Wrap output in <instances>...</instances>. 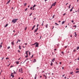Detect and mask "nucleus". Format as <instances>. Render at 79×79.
Segmentation results:
<instances>
[{
    "mask_svg": "<svg viewBox=\"0 0 79 79\" xmlns=\"http://www.w3.org/2000/svg\"><path fill=\"white\" fill-rule=\"evenodd\" d=\"M79 73V71H77L76 72V73Z\"/></svg>",
    "mask_w": 79,
    "mask_h": 79,
    "instance_id": "nucleus-26",
    "label": "nucleus"
},
{
    "mask_svg": "<svg viewBox=\"0 0 79 79\" xmlns=\"http://www.w3.org/2000/svg\"><path fill=\"white\" fill-rule=\"evenodd\" d=\"M32 12L29 15V16H31V15H32Z\"/></svg>",
    "mask_w": 79,
    "mask_h": 79,
    "instance_id": "nucleus-24",
    "label": "nucleus"
},
{
    "mask_svg": "<svg viewBox=\"0 0 79 79\" xmlns=\"http://www.w3.org/2000/svg\"><path fill=\"white\" fill-rule=\"evenodd\" d=\"M29 60V58H27V59L26 60Z\"/></svg>",
    "mask_w": 79,
    "mask_h": 79,
    "instance_id": "nucleus-58",
    "label": "nucleus"
},
{
    "mask_svg": "<svg viewBox=\"0 0 79 79\" xmlns=\"http://www.w3.org/2000/svg\"><path fill=\"white\" fill-rule=\"evenodd\" d=\"M36 44V43H35L34 44H33V45H35Z\"/></svg>",
    "mask_w": 79,
    "mask_h": 79,
    "instance_id": "nucleus-59",
    "label": "nucleus"
},
{
    "mask_svg": "<svg viewBox=\"0 0 79 79\" xmlns=\"http://www.w3.org/2000/svg\"><path fill=\"white\" fill-rule=\"evenodd\" d=\"M52 65H53V63L51 62V66H52Z\"/></svg>",
    "mask_w": 79,
    "mask_h": 79,
    "instance_id": "nucleus-19",
    "label": "nucleus"
},
{
    "mask_svg": "<svg viewBox=\"0 0 79 79\" xmlns=\"http://www.w3.org/2000/svg\"><path fill=\"white\" fill-rule=\"evenodd\" d=\"M18 51L19 52H19H20V51L18 50Z\"/></svg>",
    "mask_w": 79,
    "mask_h": 79,
    "instance_id": "nucleus-56",
    "label": "nucleus"
},
{
    "mask_svg": "<svg viewBox=\"0 0 79 79\" xmlns=\"http://www.w3.org/2000/svg\"><path fill=\"white\" fill-rule=\"evenodd\" d=\"M73 72H72L71 73H70V74H73Z\"/></svg>",
    "mask_w": 79,
    "mask_h": 79,
    "instance_id": "nucleus-35",
    "label": "nucleus"
},
{
    "mask_svg": "<svg viewBox=\"0 0 79 79\" xmlns=\"http://www.w3.org/2000/svg\"><path fill=\"white\" fill-rule=\"evenodd\" d=\"M48 24H46L45 25V27H46V28H48Z\"/></svg>",
    "mask_w": 79,
    "mask_h": 79,
    "instance_id": "nucleus-6",
    "label": "nucleus"
},
{
    "mask_svg": "<svg viewBox=\"0 0 79 79\" xmlns=\"http://www.w3.org/2000/svg\"><path fill=\"white\" fill-rule=\"evenodd\" d=\"M35 10V8H34L32 10Z\"/></svg>",
    "mask_w": 79,
    "mask_h": 79,
    "instance_id": "nucleus-62",
    "label": "nucleus"
},
{
    "mask_svg": "<svg viewBox=\"0 0 79 79\" xmlns=\"http://www.w3.org/2000/svg\"><path fill=\"white\" fill-rule=\"evenodd\" d=\"M36 74L35 75V77L34 79H36L37 78V76H36Z\"/></svg>",
    "mask_w": 79,
    "mask_h": 79,
    "instance_id": "nucleus-16",
    "label": "nucleus"
},
{
    "mask_svg": "<svg viewBox=\"0 0 79 79\" xmlns=\"http://www.w3.org/2000/svg\"><path fill=\"white\" fill-rule=\"evenodd\" d=\"M43 25H44V23H42V26H43Z\"/></svg>",
    "mask_w": 79,
    "mask_h": 79,
    "instance_id": "nucleus-48",
    "label": "nucleus"
},
{
    "mask_svg": "<svg viewBox=\"0 0 79 79\" xmlns=\"http://www.w3.org/2000/svg\"><path fill=\"white\" fill-rule=\"evenodd\" d=\"M20 71L23 72V68H21V69L20 70Z\"/></svg>",
    "mask_w": 79,
    "mask_h": 79,
    "instance_id": "nucleus-23",
    "label": "nucleus"
},
{
    "mask_svg": "<svg viewBox=\"0 0 79 79\" xmlns=\"http://www.w3.org/2000/svg\"><path fill=\"white\" fill-rule=\"evenodd\" d=\"M8 24H6V25L4 26V27H7V26H8Z\"/></svg>",
    "mask_w": 79,
    "mask_h": 79,
    "instance_id": "nucleus-14",
    "label": "nucleus"
},
{
    "mask_svg": "<svg viewBox=\"0 0 79 79\" xmlns=\"http://www.w3.org/2000/svg\"><path fill=\"white\" fill-rule=\"evenodd\" d=\"M39 27V24H38L37 25V27Z\"/></svg>",
    "mask_w": 79,
    "mask_h": 79,
    "instance_id": "nucleus-44",
    "label": "nucleus"
},
{
    "mask_svg": "<svg viewBox=\"0 0 79 79\" xmlns=\"http://www.w3.org/2000/svg\"><path fill=\"white\" fill-rule=\"evenodd\" d=\"M22 47L24 48H25V47L24 46H22Z\"/></svg>",
    "mask_w": 79,
    "mask_h": 79,
    "instance_id": "nucleus-63",
    "label": "nucleus"
},
{
    "mask_svg": "<svg viewBox=\"0 0 79 79\" xmlns=\"http://www.w3.org/2000/svg\"><path fill=\"white\" fill-rule=\"evenodd\" d=\"M27 9L28 8H26L25 10V11H27Z\"/></svg>",
    "mask_w": 79,
    "mask_h": 79,
    "instance_id": "nucleus-22",
    "label": "nucleus"
},
{
    "mask_svg": "<svg viewBox=\"0 0 79 79\" xmlns=\"http://www.w3.org/2000/svg\"><path fill=\"white\" fill-rule=\"evenodd\" d=\"M60 64H61V62H60Z\"/></svg>",
    "mask_w": 79,
    "mask_h": 79,
    "instance_id": "nucleus-55",
    "label": "nucleus"
},
{
    "mask_svg": "<svg viewBox=\"0 0 79 79\" xmlns=\"http://www.w3.org/2000/svg\"><path fill=\"white\" fill-rule=\"evenodd\" d=\"M70 7H71V5H70L69 6V8H70Z\"/></svg>",
    "mask_w": 79,
    "mask_h": 79,
    "instance_id": "nucleus-29",
    "label": "nucleus"
},
{
    "mask_svg": "<svg viewBox=\"0 0 79 79\" xmlns=\"http://www.w3.org/2000/svg\"><path fill=\"white\" fill-rule=\"evenodd\" d=\"M25 57H26V58H27V57H28V55H27V56H26Z\"/></svg>",
    "mask_w": 79,
    "mask_h": 79,
    "instance_id": "nucleus-27",
    "label": "nucleus"
},
{
    "mask_svg": "<svg viewBox=\"0 0 79 79\" xmlns=\"http://www.w3.org/2000/svg\"><path fill=\"white\" fill-rule=\"evenodd\" d=\"M2 47V44L0 45V48H1Z\"/></svg>",
    "mask_w": 79,
    "mask_h": 79,
    "instance_id": "nucleus-21",
    "label": "nucleus"
},
{
    "mask_svg": "<svg viewBox=\"0 0 79 79\" xmlns=\"http://www.w3.org/2000/svg\"><path fill=\"white\" fill-rule=\"evenodd\" d=\"M17 20H18V19H13L12 21V23H13L14 24H15V23H16V22H17Z\"/></svg>",
    "mask_w": 79,
    "mask_h": 79,
    "instance_id": "nucleus-1",
    "label": "nucleus"
},
{
    "mask_svg": "<svg viewBox=\"0 0 79 79\" xmlns=\"http://www.w3.org/2000/svg\"><path fill=\"white\" fill-rule=\"evenodd\" d=\"M38 29H39V28L38 27H37L36 29H35L34 31V33H35V32H37V31H38Z\"/></svg>",
    "mask_w": 79,
    "mask_h": 79,
    "instance_id": "nucleus-2",
    "label": "nucleus"
},
{
    "mask_svg": "<svg viewBox=\"0 0 79 79\" xmlns=\"http://www.w3.org/2000/svg\"><path fill=\"white\" fill-rule=\"evenodd\" d=\"M76 70H77V71H79V69H76Z\"/></svg>",
    "mask_w": 79,
    "mask_h": 79,
    "instance_id": "nucleus-34",
    "label": "nucleus"
},
{
    "mask_svg": "<svg viewBox=\"0 0 79 79\" xmlns=\"http://www.w3.org/2000/svg\"><path fill=\"white\" fill-rule=\"evenodd\" d=\"M35 47H39V44L36 43Z\"/></svg>",
    "mask_w": 79,
    "mask_h": 79,
    "instance_id": "nucleus-4",
    "label": "nucleus"
},
{
    "mask_svg": "<svg viewBox=\"0 0 79 79\" xmlns=\"http://www.w3.org/2000/svg\"><path fill=\"white\" fill-rule=\"evenodd\" d=\"M65 23V21H63L61 23L62 24H63Z\"/></svg>",
    "mask_w": 79,
    "mask_h": 79,
    "instance_id": "nucleus-9",
    "label": "nucleus"
},
{
    "mask_svg": "<svg viewBox=\"0 0 79 79\" xmlns=\"http://www.w3.org/2000/svg\"><path fill=\"white\" fill-rule=\"evenodd\" d=\"M19 49H21V46H19Z\"/></svg>",
    "mask_w": 79,
    "mask_h": 79,
    "instance_id": "nucleus-30",
    "label": "nucleus"
},
{
    "mask_svg": "<svg viewBox=\"0 0 79 79\" xmlns=\"http://www.w3.org/2000/svg\"><path fill=\"white\" fill-rule=\"evenodd\" d=\"M10 1H11L10 0H9L6 3V4H8V3L10 2Z\"/></svg>",
    "mask_w": 79,
    "mask_h": 79,
    "instance_id": "nucleus-7",
    "label": "nucleus"
},
{
    "mask_svg": "<svg viewBox=\"0 0 79 79\" xmlns=\"http://www.w3.org/2000/svg\"><path fill=\"white\" fill-rule=\"evenodd\" d=\"M55 24H56V25H57V26H59V24H57V23H55Z\"/></svg>",
    "mask_w": 79,
    "mask_h": 79,
    "instance_id": "nucleus-18",
    "label": "nucleus"
},
{
    "mask_svg": "<svg viewBox=\"0 0 79 79\" xmlns=\"http://www.w3.org/2000/svg\"><path fill=\"white\" fill-rule=\"evenodd\" d=\"M73 27H75V28H76L77 27V26H76V25H74L73 26Z\"/></svg>",
    "mask_w": 79,
    "mask_h": 79,
    "instance_id": "nucleus-20",
    "label": "nucleus"
},
{
    "mask_svg": "<svg viewBox=\"0 0 79 79\" xmlns=\"http://www.w3.org/2000/svg\"><path fill=\"white\" fill-rule=\"evenodd\" d=\"M64 76H65V75L64 74L63 76H62V77H64Z\"/></svg>",
    "mask_w": 79,
    "mask_h": 79,
    "instance_id": "nucleus-52",
    "label": "nucleus"
},
{
    "mask_svg": "<svg viewBox=\"0 0 79 79\" xmlns=\"http://www.w3.org/2000/svg\"><path fill=\"white\" fill-rule=\"evenodd\" d=\"M11 44H12V45H14V41H13L11 43Z\"/></svg>",
    "mask_w": 79,
    "mask_h": 79,
    "instance_id": "nucleus-11",
    "label": "nucleus"
},
{
    "mask_svg": "<svg viewBox=\"0 0 79 79\" xmlns=\"http://www.w3.org/2000/svg\"><path fill=\"white\" fill-rule=\"evenodd\" d=\"M35 6H36V5H35V4L32 7V8H35Z\"/></svg>",
    "mask_w": 79,
    "mask_h": 79,
    "instance_id": "nucleus-15",
    "label": "nucleus"
},
{
    "mask_svg": "<svg viewBox=\"0 0 79 79\" xmlns=\"http://www.w3.org/2000/svg\"><path fill=\"white\" fill-rule=\"evenodd\" d=\"M33 62L34 63L35 62H36V60L35 59H34V60L33 61Z\"/></svg>",
    "mask_w": 79,
    "mask_h": 79,
    "instance_id": "nucleus-17",
    "label": "nucleus"
},
{
    "mask_svg": "<svg viewBox=\"0 0 79 79\" xmlns=\"http://www.w3.org/2000/svg\"><path fill=\"white\" fill-rule=\"evenodd\" d=\"M54 17H55V15H53V16H52V18H54Z\"/></svg>",
    "mask_w": 79,
    "mask_h": 79,
    "instance_id": "nucleus-39",
    "label": "nucleus"
},
{
    "mask_svg": "<svg viewBox=\"0 0 79 79\" xmlns=\"http://www.w3.org/2000/svg\"><path fill=\"white\" fill-rule=\"evenodd\" d=\"M73 11V9H71L70 10V12H71V11Z\"/></svg>",
    "mask_w": 79,
    "mask_h": 79,
    "instance_id": "nucleus-28",
    "label": "nucleus"
},
{
    "mask_svg": "<svg viewBox=\"0 0 79 79\" xmlns=\"http://www.w3.org/2000/svg\"><path fill=\"white\" fill-rule=\"evenodd\" d=\"M28 52H29V51H27L26 52V55H28V53H27Z\"/></svg>",
    "mask_w": 79,
    "mask_h": 79,
    "instance_id": "nucleus-8",
    "label": "nucleus"
},
{
    "mask_svg": "<svg viewBox=\"0 0 79 79\" xmlns=\"http://www.w3.org/2000/svg\"><path fill=\"white\" fill-rule=\"evenodd\" d=\"M12 67H13V65H12L10 66V68H12Z\"/></svg>",
    "mask_w": 79,
    "mask_h": 79,
    "instance_id": "nucleus-54",
    "label": "nucleus"
},
{
    "mask_svg": "<svg viewBox=\"0 0 79 79\" xmlns=\"http://www.w3.org/2000/svg\"><path fill=\"white\" fill-rule=\"evenodd\" d=\"M18 42H21V40H18Z\"/></svg>",
    "mask_w": 79,
    "mask_h": 79,
    "instance_id": "nucleus-32",
    "label": "nucleus"
},
{
    "mask_svg": "<svg viewBox=\"0 0 79 79\" xmlns=\"http://www.w3.org/2000/svg\"><path fill=\"white\" fill-rule=\"evenodd\" d=\"M62 69H64V67H62Z\"/></svg>",
    "mask_w": 79,
    "mask_h": 79,
    "instance_id": "nucleus-60",
    "label": "nucleus"
},
{
    "mask_svg": "<svg viewBox=\"0 0 79 79\" xmlns=\"http://www.w3.org/2000/svg\"><path fill=\"white\" fill-rule=\"evenodd\" d=\"M6 60H7V59H9V58H8V57H6Z\"/></svg>",
    "mask_w": 79,
    "mask_h": 79,
    "instance_id": "nucleus-40",
    "label": "nucleus"
},
{
    "mask_svg": "<svg viewBox=\"0 0 79 79\" xmlns=\"http://www.w3.org/2000/svg\"><path fill=\"white\" fill-rule=\"evenodd\" d=\"M71 22H72V23H74V21L72 20V21H71Z\"/></svg>",
    "mask_w": 79,
    "mask_h": 79,
    "instance_id": "nucleus-47",
    "label": "nucleus"
},
{
    "mask_svg": "<svg viewBox=\"0 0 79 79\" xmlns=\"http://www.w3.org/2000/svg\"><path fill=\"white\" fill-rule=\"evenodd\" d=\"M35 27V25H34V26L31 29V30L32 31V30H33V29H34V28Z\"/></svg>",
    "mask_w": 79,
    "mask_h": 79,
    "instance_id": "nucleus-5",
    "label": "nucleus"
},
{
    "mask_svg": "<svg viewBox=\"0 0 79 79\" xmlns=\"http://www.w3.org/2000/svg\"><path fill=\"white\" fill-rule=\"evenodd\" d=\"M3 59H4V57H3V58H2V61H3Z\"/></svg>",
    "mask_w": 79,
    "mask_h": 79,
    "instance_id": "nucleus-38",
    "label": "nucleus"
},
{
    "mask_svg": "<svg viewBox=\"0 0 79 79\" xmlns=\"http://www.w3.org/2000/svg\"><path fill=\"white\" fill-rule=\"evenodd\" d=\"M77 36V35L76 34H75V37H76Z\"/></svg>",
    "mask_w": 79,
    "mask_h": 79,
    "instance_id": "nucleus-33",
    "label": "nucleus"
},
{
    "mask_svg": "<svg viewBox=\"0 0 79 79\" xmlns=\"http://www.w3.org/2000/svg\"><path fill=\"white\" fill-rule=\"evenodd\" d=\"M66 15V13H64V14H63V16H64V15Z\"/></svg>",
    "mask_w": 79,
    "mask_h": 79,
    "instance_id": "nucleus-50",
    "label": "nucleus"
},
{
    "mask_svg": "<svg viewBox=\"0 0 79 79\" xmlns=\"http://www.w3.org/2000/svg\"><path fill=\"white\" fill-rule=\"evenodd\" d=\"M61 53H62V54H64V53L63 52H61Z\"/></svg>",
    "mask_w": 79,
    "mask_h": 79,
    "instance_id": "nucleus-41",
    "label": "nucleus"
},
{
    "mask_svg": "<svg viewBox=\"0 0 79 79\" xmlns=\"http://www.w3.org/2000/svg\"><path fill=\"white\" fill-rule=\"evenodd\" d=\"M33 56H34V55H33L31 57V58H32V57H33Z\"/></svg>",
    "mask_w": 79,
    "mask_h": 79,
    "instance_id": "nucleus-36",
    "label": "nucleus"
},
{
    "mask_svg": "<svg viewBox=\"0 0 79 79\" xmlns=\"http://www.w3.org/2000/svg\"><path fill=\"white\" fill-rule=\"evenodd\" d=\"M68 3H67L66 4V5H68Z\"/></svg>",
    "mask_w": 79,
    "mask_h": 79,
    "instance_id": "nucleus-61",
    "label": "nucleus"
},
{
    "mask_svg": "<svg viewBox=\"0 0 79 79\" xmlns=\"http://www.w3.org/2000/svg\"><path fill=\"white\" fill-rule=\"evenodd\" d=\"M56 2H55V3H53L52 4V5H53V6H54L56 5Z\"/></svg>",
    "mask_w": 79,
    "mask_h": 79,
    "instance_id": "nucleus-3",
    "label": "nucleus"
},
{
    "mask_svg": "<svg viewBox=\"0 0 79 79\" xmlns=\"http://www.w3.org/2000/svg\"><path fill=\"white\" fill-rule=\"evenodd\" d=\"M14 73H15V74H16V72H15V71H14Z\"/></svg>",
    "mask_w": 79,
    "mask_h": 79,
    "instance_id": "nucleus-57",
    "label": "nucleus"
},
{
    "mask_svg": "<svg viewBox=\"0 0 79 79\" xmlns=\"http://www.w3.org/2000/svg\"><path fill=\"white\" fill-rule=\"evenodd\" d=\"M16 63L17 64H19V61H16Z\"/></svg>",
    "mask_w": 79,
    "mask_h": 79,
    "instance_id": "nucleus-12",
    "label": "nucleus"
},
{
    "mask_svg": "<svg viewBox=\"0 0 79 79\" xmlns=\"http://www.w3.org/2000/svg\"><path fill=\"white\" fill-rule=\"evenodd\" d=\"M26 5H27V3H25L24 4V6H26Z\"/></svg>",
    "mask_w": 79,
    "mask_h": 79,
    "instance_id": "nucleus-37",
    "label": "nucleus"
},
{
    "mask_svg": "<svg viewBox=\"0 0 79 79\" xmlns=\"http://www.w3.org/2000/svg\"><path fill=\"white\" fill-rule=\"evenodd\" d=\"M55 50V51H56V49H55V50Z\"/></svg>",
    "mask_w": 79,
    "mask_h": 79,
    "instance_id": "nucleus-64",
    "label": "nucleus"
},
{
    "mask_svg": "<svg viewBox=\"0 0 79 79\" xmlns=\"http://www.w3.org/2000/svg\"><path fill=\"white\" fill-rule=\"evenodd\" d=\"M31 55V52H29V55Z\"/></svg>",
    "mask_w": 79,
    "mask_h": 79,
    "instance_id": "nucleus-53",
    "label": "nucleus"
},
{
    "mask_svg": "<svg viewBox=\"0 0 79 79\" xmlns=\"http://www.w3.org/2000/svg\"><path fill=\"white\" fill-rule=\"evenodd\" d=\"M8 49H9L10 48V46H9L8 48H7Z\"/></svg>",
    "mask_w": 79,
    "mask_h": 79,
    "instance_id": "nucleus-31",
    "label": "nucleus"
},
{
    "mask_svg": "<svg viewBox=\"0 0 79 79\" xmlns=\"http://www.w3.org/2000/svg\"><path fill=\"white\" fill-rule=\"evenodd\" d=\"M45 79H47V76H45Z\"/></svg>",
    "mask_w": 79,
    "mask_h": 79,
    "instance_id": "nucleus-42",
    "label": "nucleus"
},
{
    "mask_svg": "<svg viewBox=\"0 0 79 79\" xmlns=\"http://www.w3.org/2000/svg\"><path fill=\"white\" fill-rule=\"evenodd\" d=\"M13 73H11V76H13Z\"/></svg>",
    "mask_w": 79,
    "mask_h": 79,
    "instance_id": "nucleus-45",
    "label": "nucleus"
},
{
    "mask_svg": "<svg viewBox=\"0 0 79 79\" xmlns=\"http://www.w3.org/2000/svg\"><path fill=\"white\" fill-rule=\"evenodd\" d=\"M64 48H67V46H65Z\"/></svg>",
    "mask_w": 79,
    "mask_h": 79,
    "instance_id": "nucleus-49",
    "label": "nucleus"
},
{
    "mask_svg": "<svg viewBox=\"0 0 79 79\" xmlns=\"http://www.w3.org/2000/svg\"><path fill=\"white\" fill-rule=\"evenodd\" d=\"M11 76L12 77H15V76L14 75H12Z\"/></svg>",
    "mask_w": 79,
    "mask_h": 79,
    "instance_id": "nucleus-43",
    "label": "nucleus"
},
{
    "mask_svg": "<svg viewBox=\"0 0 79 79\" xmlns=\"http://www.w3.org/2000/svg\"><path fill=\"white\" fill-rule=\"evenodd\" d=\"M79 49V47H78L77 48V50H78V49Z\"/></svg>",
    "mask_w": 79,
    "mask_h": 79,
    "instance_id": "nucleus-25",
    "label": "nucleus"
},
{
    "mask_svg": "<svg viewBox=\"0 0 79 79\" xmlns=\"http://www.w3.org/2000/svg\"><path fill=\"white\" fill-rule=\"evenodd\" d=\"M19 72H20L21 73H23V72L21 71V69H19Z\"/></svg>",
    "mask_w": 79,
    "mask_h": 79,
    "instance_id": "nucleus-13",
    "label": "nucleus"
},
{
    "mask_svg": "<svg viewBox=\"0 0 79 79\" xmlns=\"http://www.w3.org/2000/svg\"><path fill=\"white\" fill-rule=\"evenodd\" d=\"M32 7H31V8H30V9L31 10L32 9Z\"/></svg>",
    "mask_w": 79,
    "mask_h": 79,
    "instance_id": "nucleus-46",
    "label": "nucleus"
},
{
    "mask_svg": "<svg viewBox=\"0 0 79 79\" xmlns=\"http://www.w3.org/2000/svg\"><path fill=\"white\" fill-rule=\"evenodd\" d=\"M55 58H54L53 60H52V62H54V61H55Z\"/></svg>",
    "mask_w": 79,
    "mask_h": 79,
    "instance_id": "nucleus-10",
    "label": "nucleus"
},
{
    "mask_svg": "<svg viewBox=\"0 0 79 79\" xmlns=\"http://www.w3.org/2000/svg\"><path fill=\"white\" fill-rule=\"evenodd\" d=\"M27 29V28H26V27H25V31H26V29Z\"/></svg>",
    "mask_w": 79,
    "mask_h": 79,
    "instance_id": "nucleus-51",
    "label": "nucleus"
}]
</instances>
